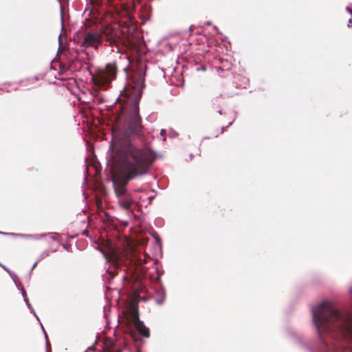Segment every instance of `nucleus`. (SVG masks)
I'll list each match as a JSON object with an SVG mask.
<instances>
[{"instance_id": "1", "label": "nucleus", "mask_w": 352, "mask_h": 352, "mask_svg": "<svg viewBox=\"0 0 352 352\" xmlns=\"http://www.w3.org/2000/svg\"><path fill=\"white\" fill-rule=\"evenodd\" d=\"M144 69V66H140V70L134 74V85L125 91L128 99L121 106L120 113L116 116L113 128L114 148L111 180L119 206L127 210L134 204L132 195L127 189L129 182L146 175L155 160L153 153L132 143V140L144 135L139 103L145 87Z\"/></svg>"}, {"instance_id": "2", "label": "nucleus", "mask_w": 352, "mask_h": 352, "mask_svg": "<svg viewBox=\"0 0 352 352\" xmlns=\"http://www.w3.org/2000/svg\"><path fill=\"white\" fill-rule=\"evenodd\" d=\"M313 319L319 336L328 347V336L336 351L352 352V314H341L328 302H322L313 312Z\"/></svg>"}, {"instance_id": "3", "label": "nucleus", "mask_w": 352, "mask_h": 352, "mask_svg": "<svg viewBox=\"0 0 352 352\" xmlns=\"http://www.w3.org/2000/svg\"><path fill=\"white\" fill-rule=\"evenodd\" d=\"M131 263L132 260L128 257L126 254L123 253L117 255L116 253H113L112 266L107 270V272L113 277L118 274L117 270L124 267V271H128L127 275L123 277L124 287L127 292L136 296L142 292L144 286L138 276L133 272V269L131 267H129V265H131Z\"/></svg>"}, {"instance_id": "4", "label": "nucleus", "mask_w": 352, "mask_h": 352, "mask_svg": "<svg viewBox=\"0 0 352 352\" xmlns=\"http://www.w3.org/2000/svg\"><path fill=\"white\" fill-rule=\"evenodd\" d=\"M99 32L102 45L112 47L113 52L116 50L117 52H121L125 41L124 33L118 25L102 26Z\"/></svg>"}, {"instance_id": "5", "label": "nucleus", "mask_w": 352, "mask_h": 352, "mask_svg": "<svg viewBox=\"0 0 352 352\" xmlns=\"http://www.w3.org/2000/svg\"><path fill=\"white\" fill-rule=\"evenodd\" d=\"M118 72V67L116 63H109L104 67L98 69L92 74L91 80L96 86L108 87L116 78Z\"/></svg>"}, {"instance_id": "6", "label": "nucleus", "mask_w": 352, "mask_h": 352, "mask_svg": "<svg viewBox=\"0 0 352 352\" xmlns=\"http://www.w3.org/2000/svg\"><path fill=\"white\" fill-rule=\"evenodd\" d=\"M126 324L129 327L133 326L136 330L145 338L150 336L149 329L144 324L143 322L140 320L138 307L137 305L131 303L126 311L123 312Z\"/></svg>"}, {"instance_id": "7", "label": "nucleus", "mask_w": 352, "mask_h": 352, "mask_svg": "<svg viewBox=\"0 0 352 352\" xmlns=\"http://www.w3.org/2000/svg\"><path fill=\"white\" fill-rule=\"evenodd\" d=\"M78 45L85 48L92 47L98 50L100 45H102L100 32H85L82 34L76 40Z\"/></svg>"}, {"instance_id": "8", "label": "nucleus", "mask_w": 352, "mask_h": 352, "mask_svg": "<svg viewBox=\"0 0 352 352\" xmlns=\"http://www.w3.org/2000/svg\"><path fill=\"white\" fill-rule=\"evenodd\" d=\"M114 346H115V343L112 340H111L109 338H107L105 340L104 350L106 351V352H113L112 350H113Z\"/></svg>"}, {"instance_id": "9", "label": "nucleus", "mask_w": 352, "mask_h": 352, "mask_svg": "<svg viewBox=\"0 0 352 352\" xmlns=\"http://www.w3.org/2000/svg\"><path fill=\"white\" fill-rule=\"evenodd\" d=\"M0 234H4V235H11V236H21V234H18L7 233V232H0Z\"/></svg>"}, {"instance_id": "10", "label": "nucleus", "mask_w": 352, "mask_h": 352, "mask_svg": "<svg viewBox=\"0 0 352 352\" xmlns=\"http://www.w3.org/2000/svg\"><path fill=\"white\" fill-rule=\"evenodd\" d=\"M0 234H4V235H11V236H21V234H18L7 233V232H0Z\"/></svg>"}, {"instance_id": "11", "label": "nucleus", "mask_w": 352, "mask_h": 352, "mask_svg": "<svg viewBox=\"0 0 352 352\" xmlns=\"http://www.w3.org/2000/svg\"><path fill=\"white\" fill-rule=\"evenodd\" d=\"M217 112L221 115V110L220 109V106L218 105V109H217Z\"/></svg>"}, {"instance_id": "12", "label": "nucleus", "mask_w": 352, "mask_h": 352, "mask_svg": "<svg viewBox=\"0 0 352 352\" xmlns=\"http://www.w3.org/2000/svg\"><path fill=\"white\" fill-rule=\"evenodd\" d=\"M201 69H202L203 71H205V70H206V67H205V66H201Z\"/></svg>"}, {"instance_id": "13", "label": "nucleus", "mask_w": 352, "mask_h": 352, "mask_svg": "<svg viewBox=\"0 0 352 352\" xmlns=\"http://www.w3.org/2000/svg\"><path fill=\"white\" fill-rule=\"evenodd\" d=\"M115 352H122V349H117Z\"/></svg>"}, {"instance_id": "14", "label": "nucleus", "mask_w": 352, "mask_h": 352, "mask_svg": "<svg viewBox=\"0 0 352 352\" xmlns=\"http://www.w3.org/2000/svg\"><path fill=\"white\" fill-rule=\"evenodd\" d=\"M346 9H347L348 12H350L351 13H352V10H351L349 8H347Z\"/></svg>"}, {"instance_id": "15", "label": "nucleus", "mask_w": 352, "mask_h": 352, "mask_svg": "<svg viewBox=\"0 0 352 352\" xmlns=\"http://www.w3.org/2000/svg\"><path fill=\"white\" fill-rule=\"evenodd\" d=\"M156 239H157V241H160V236H157V237L156 238Z\"/></svg>"}]
</instances>
